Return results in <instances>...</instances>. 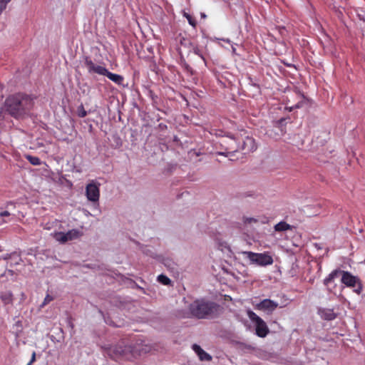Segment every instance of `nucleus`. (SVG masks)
Returning a JSON list of instances; mask_svg holds the SVG:
<instances>
[{
  "mask_svg": "<svg viewBox=\"0 0 365 365\" xmlns=\"http://www.w3.org/2000/svg\"><path fill=\"white\" fill-rule=\"evenodd\" d=\"M5 106L10 115L20 119L30 113L34 106V98L23 93H17L6 98Z\"/></svg>",
  "mask_w": 365,
  "mask_h": 365,
  "instance_id": "nucleus-1",
  "label": "nucleus"
},
{
  "mask_svg": "<svg viewBox=\"0 0 365 365\" xmlns=\"http://www.w3.org/2000/svg\"><path fill=\"white\" fill-rule=\"evenodd\" d=\"M341 276V283L344 284L346 287L354 289V292L356 294L360 295L363 292V284H361V279L351 272L344 270H340L339 269L333 270L329 273V276L324 280V284L327 287V290L331 292V289L335 287L336 285L331 287L334 280Z\"/></svg>",
  "mask_w": 365,
  "mask_h": 365,
  "instance_id": "nucleus-2",
  "label": "nucleus"
},
{
  "mask_svg": "<svg viewBox=\"0 0 365 365\" xmlns=\"http://www.w3.org/2000/svg\"><path fill=\"white\" fill-rule=\"evenodd\" d=\"M190 317L199 319L212 317L217 313L218 305L215 302L196 299L188 306Z\"/></svg>",
  "mask_w": 365,
  "mask_h": 365,
  "instance_id": "nucleus-3",
  "label": "nucleus"
},
{
  "mask_svg": "<svg viewBox=\"0 0 365 365\" xmlns=\"http://www.w3.org/2000/svg\"><path fill=\"white\" fill-rule=\"evenodd\" d=\"M84 66L87 67L88 73H96L106 76L118 86H121L124 81V78L122 76L113 73L108 71L104 66L95 64L90 57H84Z\"/></svg>",
  "mask_w": 365,
  "mask_h": 365,
  "instance_id": "nucleus-4",
  "label": "nucleus"
},
{
  "mask_svg": "<svg viewBox=\"0 0 365 365\" xmlns=\"http://www.w3.org/2000/svg\"><path fill=\"white\" fill-rule=\"evenodd\" d=\"M249 319L255 324V334L259 338H264L269 334V327L259 316H257L253 311L249 310L247 312Z\"/></svg>",
  "mask_w": 365,
  "mask_h": 365,
  "instance_id": "nucleus-5",
  "label": "nucleus"
},
{
  "mask_svg": "<svg viewBox=\"0 0 365 365\" xmlns=\"http://www.w3.org/2000/svg\"><path fill=\"white\" fill-rule=\"evenodd\" d=\"M135 351L130 345H125L124 341L120 342L118 345L110 346L108 349V354L113 359H118L120 357H126L128 354H133Z\"/></svg>",
  "mask_w": 365,
  "mask_h": 365,
  "instance_id": "nucleus-6",
  "label": "nucleus"
},
{
  "mask_svg": "<svg viewBox=\"0 0 365 365\" xmlns=\"http://www.w3.org/2000/svg\"><path fill=\"white\" fill-rule=\"evenodd\" d=\"M247 259L250 260L251 263L259 266H268L273 264V258L267 253H255L252 252H244Z\"/></svg>",
  "mask_w": 365,
  "mask_h": 365,
  "instance_id": "nucleus-7",
  "label": "nucleus"
},
{
  "mask_svg": "<svg viewBox=\"0 0 365 365\" xmlns=\"http://www.w3.org/2000/svg\"><path fill=\"white\" fill-rule=\"evenodd\" d=\"M99 185L98 183L92 182L86 187V196L88 201L96 202L99 200Z\"/></svg>",
  "mask_w": 365,
  "mask_h": 365,
  "instance_id": "nucleus-8",
  "label": "nucleus"
},
{
  "mask_svg": "<svg viewBox=\"0 0 365 365\" xmlns=\"http://www.w3.org/2000/svg\"><path fill=\"white\" fill-rule=\"evenodd\" d=\"M277 307H278V304L268 299H262L255 305V309L266 312L269 314H272Z\"/></svg>",
  "mask_w": 365,
  "mask_h": 365,
  "instance_id": "nucleus-9",
  "label": "nucleus"
},
{
  "mask_svg": "<svg viewBox=\"0 0 365 365\" xmlns=\"http://www.w3.org/2000/svg\"><path fill=\"white\" fill-rule=\"evenodd\" d=\"M78 237L79 231L76 230H71L67 232H58L55 234V239L61 243H65L68 241L76 239Z\"/></svg>",
  "mask_w": 365,
  "mask_h": 365,
  "instance_id": "nucleus-10",
  "label": "nucleus"
},
{
  "mask_svg": "<svg viewBox=\"0 0 365 365\" xmlns=\"http://www.w3.org/2000/svg\"><path fill=\"white\" fill-rule=\"evenodd\" d=\"M0 299L1 303L5 306L13 304L14 296H13L12 292L10 290H6L0 292Z\"/></svg>",
  "mask_w": 365,
  "mask_h": 365,
  "instance_id": "nucleus-11",
  "label": "nucleus"
},
{
  "mask_svg": "<svg viewBox=\"0 0 365 365\" xmlns=\"http://www.w3.org/2000/svg\"><path fill=\"white\" fill-rule=\"evenodd\" d=\"M320 317L324 320L331 321L336 319V314L334 312V309L329 308H324L319 309Z\"/></svg>",
  "mask_w": 365,
  "mask_h": 365,
  "instance_id": "nucleus-12",
  "label": "nucleus"
},
{
  "mask_svg": "<svg viewBox=\"0 0 365 365\" xmlns=\"http://www.w3.org/2000/svg\"><path fill=\"white\" fill-rule=\"evenodd\" d=\"M242 150L246 152H253L256 150V145H255L253 138L248 137L245 140L244 145H242Z\"/></svg>",
  "mask_w": 365,
  "mask_h": 365,
  "instance_id": "nucleus-13",
  "label": "nucleus"
},
{
  "mask_svg": "<svg viewBox=\"0 0 365 365\" xmlns=\"http://www.w3.org/2000/svg\"><path fill=\"white\" fill-rule=\"evenodd\" d=\"M274 230L275 232H286L292 230V226L285 222H279L274 226Z\"/></svg>",
  "mask_w": 365,
  "mask_h": 365,
  "instance_id": "nucleus-14",
  "label": "nucleus"
},
{
  "mask_svg": "<svg viewBox=\"0 0 365 365\" xmlns=\"http://www.w3.org/2000/svg\"><path fill=\"white\" fill-rule=\"evenodd\" d=\"M25 158L32 165L38 166V165H40L41 164V161H40L39 158H38L36 156H32L31 155H25Z\"/></svg>",
  "mask_w": 365,
  "mask_h": 365,
  "instance_id": "nucleus-15",
  "label": "nucleus"
},
{
  "mask_svg": "<svg viewBox=\"0 0 365 365\" xmlns=\"http://www.w3.org/2000/svg\"><path fill=\"white\" fill-rule=\"evenodd\" d=\"M183 16L185 17L187 21H188L189 25L192 27L195 28L196 26V21L194 17H192L190 14L184 11Z\"/></svg>",
  "mask_w": 365,
  "mask_h": 365,
  "instance_id": "nucleus-16",
  "label": "nucleus"
},
{
  "mask_svg": "<svg viewBox=\"0 0 365 365\" xmlns=\"http://www.w3.org/2000/svg\"><path fill=\"white\" fill-rule=\"evenodd\" d=\"M4 259H5V260L14 259V263H16V264H18V262L21 261V258L16 252L7 255V256H6Z\"/></svg>",
  "mask_w": 365,
  "mask_h": 365,
  "instance_id": "nucleus-17",
  "label": "nucleus"
},
{
  "mask_svg": "<svg viewBox=\"0 0 365 365\" xmlns=\"http://www.w3.org/2000/svg\"><path fill=\"white\" fill-rule=\"evenodd\" d=\"M242 222L245 225H252L258 222V220L252 217H242Z\"/></svg>",
  "mask_w": 365,
  "mask_h": 365,
  "instance_id": "nucleus-18",
  "label": "nucleus"
},
{
  "mask_svg": "<svg viewBox=\"0 0 365 365\" xmlns=\"http://www.w3.org/2000/svg\"><path fill=\"white\" fill-rule=\"evenodd\" d=\"M88 115V112L85 110L83 105L81 104V106L77 108V116L79 118H85Z\"/></svg>",
  "mask_w": 365,
  "mask_h": 365,
  "instance_id": "nucleus-19",
  "label": "nucleus"
},
{
  "mask_svg": "<svg viewBox=\"0 0 365 365\" xmlns=\"http://www.w3.org/2000/svg\"><path fill=\"white\" fill-rule=\"evenodd\" d=\"M158 282H160L164 285H169L170 284L171 281L168 277L163 274H160L159 275V277H158Z\"/></svg>",
  "mask_w": 365,
  "mask_h": 365,
  "instance_id": "nucleus-20",
  "label": "nucleus"
},
{
  "mask_svg": "<svg viewBox=\"0 0 365 365\" xmlns=\"http://www.w3.org/2000/svg\"><path fill=\"white\" fill-rule=\"evenodd\" d=\"M197 354L199 356L200 360L201 361H211V356L207 352H201Z\"/></svg>",
  "mask_w": 365,
  "mask_h": 365,
  "instance_id": "nucleus-21",
  "label": "nucleus"
},
{
  "mask_svg": "<svg viewBox=\"0 0 365 365\" xmlns=\"http://www.w3.org/2000/svg\"><path fill=\"white\" fill-rule=\"evenodd\" d=\"M51 301H53V297L49 294L46 295L45 299H43V304H41V307L47 305Z\"/></svg>",
  "mask_w": 365,
  "mask_h": 365,
  "instance_id": "nucleus-22",
  "label": "nucleus"
},
{
  "mask_svg": "<svg viewBox=\"0 0 365 365\" xmlns=\"http://www.w3.org/2000/svg\"><path fill=\"white\" fill-rule=\"evenodd\" d=\"M192 349L197 354L205 352V351H203L202 348H200V346L197 344L192 345Z\"/></svg>",
  "mask_w": 365,
  "mask_h": 365,
  "instance_id": "nucleus-23",
  "label": "nucleus"
},
{
  "mask_svg": "<svg viewBox=\"0 0 365 365\" xmlns=\"http://www.w3.org/2000/svg\"><path fill=\"white\" fill-rule=\"evenodd\" d=\"M192 349L197 354L205 352V351H203L202 348H200V346L197 344L192 345Z\"/></svg>",
  "mask_w": 365,
  "mask_h": 365,
  "instance_id": "nucleus-24",
  "label": "nucleus"
},
{
  "mask_svg": "<svg viewBox=\"0 0 365 365\" xmlns=\"http://www.w3.org/2000/svg\"><path fill=\"white\" fill-rule=\"evenodd\" d=\"M192 349L197 354L205 352V351H203L202 348H200V346L197 344L192 345Z\"/></svg>",
  "mask_w": 365,
  "mask_h": 365,
  "instance_id": "nucleus-25",
  "label": "nucleus"
},
{
  "mask_svg": "<svg viewBox=\"0 0 365 365\" xmlns=\"http://www.w3.org/2000/svg\"><path fill=\"white\" fill-rule=\"evenodd\" d=\"M10 0H0V14L1 13V11L6 8V4H7Z\"/></svg>",
  "mask_w": 365,
  "mask_h": 365,
  "instance_id": "nucleus-26",
  "label": "nucleus"
},
{
  "mask_svg": "<svg viewBox=\"0 0 365 365\" xmlns=\"http://www.w3.org/2000/svg\"><path fill=\"white\" fill-rule=\"evenodd\" d=\"M301 107H302V101L298 102L295 106L289 108V111H292L294 109L299 108Z\"/></svg>",
  "mask_w": 365,
  "mask_h": 365,
  "instance_id": "nucleus-27",
  "label": "nucleus"
},
{
  "mask_svg": "<svg viewBox=\"0 0 365 365\" xmlns=\"http://www.w3.org/2000/svg\"><path fill=\"white\" fill-rule=\"evenodd\" d=\"M36 361V353L35 351L32 352L31 359H30L29 362L28 364H34Z\"/></svg>",
  "mask_w": 365,
  "mask_h": 365,
  "instance_id": "nucleus-28",
  "label": "nucleus"
},
{
  "mask_svg": "<svg viewBox=\"0 0 365 365\" xmlns=\"http://www.w3.org/2000/svg\"><path fill=\"white\" fill-rule=\"evenodd\" d=\"M10 216V212L7 211H1L0 212V217H9Z\"/></svg>",
  "mask_w": 365,
  "mask_h": 365,
  "instance_id": "nucleus-29",
  "label": "nucleus"
},
{
  "mask_svg": "<svg viewBox=\"0 0 365 365\" xmlns=\"http://www.w3.org/2000/svg\"><path fill=\"white\" fill-rule=\"evenodd\" d=\"M195 53L198 55V56H201V58L203 59L202 56L201 54H200V53L198 52V49H195Z\"/></svg>",
  "mask_w": 365,
  "mask_h": 365,
  "instance_id": "nucleus-30",
  "label": "nucleus"
},
{
  "mask_svg": "<svg viewBox=\"0 0 365 365\" xmlns=\"http://www.w3.org/2000/svg\"><path fill=\"white\" fill-rule=\"evenodd\" d=\"M5 272H6V270H3V272H0V277H4Z\"/></svg>",
  "mask_w": 365,
  "mask_h": 365,
  "instance_id": "nucleus-31",
  "label": "nucleus"
},
{
  "mask_svg": "<svg viewBox=\"0 0 365 365\" xmlns=\"http://www.w3.org/2000/svg\"><path fill=\"white\" fill-rule=\"evenodd\" d=\"M219 155H225V153H219Z\"/></svg>",
  "mask_w": 365,
  "mask_h": 365,
  "instance_id": "nucleus-32",
  "label": "nucleus"
},
{
  "mask_svg": "<svg viewBox=\"0 0 365 365\" xmlns=\"http://www.w3.org/2000/svg\"><path fill=\"white\" fill-rule=\"evenodd\" d=\"M26 365H32V364H26Z\"/></svg>",
  "mask_w": 365,
  "mask_h": 365,
  "instance_id": "nucleus-33",
  "label": "nucleus"
}]
</instances>
